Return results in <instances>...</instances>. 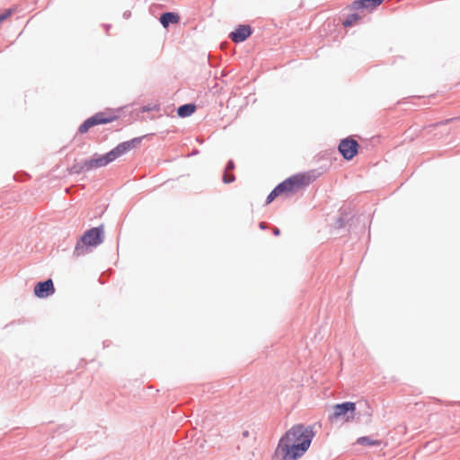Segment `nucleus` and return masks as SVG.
Returning <instances> with one entry per match:
<instances>
[{
  "label": "nucleus",
  "instance_id": "nucleus-1",
  "mask_svg": "<svg viewBox=\"0 0 460 460\" xmlns=\"http://www.w3.org/2000/svg\"><path fill=\"white\" fill-rule=\"evenodd\" d=\"M314 437V428L296 424L280 438L274 452L277 460H298L309 449Z\"/></svg>",
  "mask_w": 460,
  "mask_h": 460
},
{
  "label": "nucleus",
  "instance_id": "nucleus-2",
  "mask_svg": "<svg viewBox=\"0 0 460 460\" xmlns=\"http://www.w3.org/2000/svg\"><path fill=\"white\" fill-rule=\"evenodd\" d=\"M310 183V178L305 174L293 175L281 183L277 188L281 195L290 196Z\"/></svg>",
  "mask_w": 460,
  "mask_h": 460
},
{
  "label": "nucleus",
  "instance_id": "nucleus-3",
  "mask_svg": "<svg viewBox=\"0 0 460 460\" xmlns=\"http://www.w3.org/2000/svg\"><path fill=\"white\" fill-rule=\"evenodd\" d=\"M102 242V230L100 227H93L87 230L80 241L76 243L75 252L77 256L84 253L85 246H97Z\"/></svg>",
  "mask_w": 460,
  "mask_h": 460
},
{
  "label": "nucleus",
  "instance_id": "nucleus-4",
  "mask_svg": "<svg viewBox=\"0 0 460 460\" xmlns=\"http://www.w3.org/2000/svg\"><path fill=\"white\" fill-rule=\"evenodd\" d=\"M358 147L359 145L355 139L346 137L340 142L338 149L344 159L351 160L358 154Z\"/></svg>",
  "mask_w": 460,
  "mask_h": 460
},
{
  "label": "nucleus",
  "instance_id": "nucleus-5",
  "mask_svg": "<svg viewBox=\"0 0 460 460\" xmlns=\"http://www.w3.org/2000/svg\"><path fill=\"white\" fill-rule=\"evenodd\" d=\"M355 411L356 404L351 402H346L333 406V413L332 418L337 420L340 417L349 413V415L346 418V420L349 421L354 419Z\"/></svg>",
  "mask_w": 460,
  "mask_h": 460
},
{
  "label": "nucleus",
  "instance_id": "nucleus-6",
  "mask_svg": "<svg viewBox=\"0 0 460 460\" xmlns=\"http://www.w3.org/2000/svg\"><path fill=\"white\" fill-rule=\"evenodd\" d=\"M113 120L111 117H106L103 113H96L91 118L87 119L80 127L79 132L81 134L86 133L92 127L111 122Z\"/></svg>",
  "mask_w": 460,
  "mask_h": 460
},
{
  "label": "nucleus",
  "instance_id": "nucleus-7",
  "mask_svg": "<svg viewBox=\"0 0 460 460\" xmlns=\"http://www.w3.org/2000/svg\"><path fill=\"white\" fill-rule=\"evenodd\" d=\"M114 160H116V158L114 156V154L111 150L109 153H107L104 155H102L97 158H92V159L86 161L84 163V167L87 170H91L93 168H99V167L106 166L107 164L113 162Z\"/></svg>",
  "mask_w": 460,
  "mask_h": 460
},
{
  "label": "nucleus",
  "instance_id": "nucleus-8",
  "mask_svg": "<svg viewBox=\"0 0 460 460\" xmlns=\"http://www.w3.org/2000/svg\"><path fill=\"white\" fill-rule=\"evenodd\" d=\"M142 138L143 137H135L118 145L115 148L111 150L114 154L115 158L117 159L122 155L126 154L127 152L136 148L138 145H140Z\"/></svg>",
  "mask_w": 460,
  "mask_h": 460
},
{
  "label": "nucleus",
  "instance_id": "nucleus-9",
  "mask_svg": "<svg viewBox=\"0 0 460 460\" xmlns=\"http://www.w3.org/2000/svg\"><path fill=\"white\" fill-rule=\"evenodd\" d=\"M55 292V288L51 279L39 282L34 287V294L40 298L47 297Z\"/></svg>",
  "mask_w": 460,
  "mask_h": 460
},
{
  "label": "nucleus",
  "instance_id": "nucleus-10",
  "mask_svg": "<svg viewBox=\"0 0 460 460\" xmlns=\"http://www.w3.org/2000/svg\"><path fill=\"white\" fill-rule=\"evenodd\" d=\"M251 34L252 29L249 25H239L229 37L234 42L238 43L245 40Z\"/></svg>",
  "mask_w": 460,
  "mask_h": 460
},
{
  "label": "nucleus",
  "instance_id": "nucleus-11",
  "mask_svg": "<svg viewBox=\"0 0 460 460\" xmlns=\"http://www.w3.org/2000/svg\"><path fill=\"white\" fill-rule=\"evenodd\" d=\"M384 0H357L353 2L352 7L354 9H361V8H375L380 5Z\"/></svg>",
  "mask_w": 460,
  "mask_h": 460
},
{
  "label": "nucleus",
  "instance_id": "nucleus-12",
  "mask_svg": "<svg viewBox=\"0 0 460 460\" xmlns=\"http://www.w3.org/2000/svg\"><path fill=\"white\" fill-rule=\"evenodd\" d=\"M180 17L174 13H164L160 17V22L164 28L168 27L171 23H178Z\"/></svg>",
  "mask_w": 460,
  "mask_h": 460
},
{
  "label": "nucleus",
  "instance_id": "nucleus-13",
  "mask_svg": "<svg viewBox=\"0 0 460 460\" xmlns=\"http://www.w3.org/2000/svg\"><path fill=\"white\" fill-rule=\"evenodd\" d=\"M196 111L194 104H185L178 108L177 113L180 117L190 116Z\"/></svg>",
  "mask_w": 460,
  "mask_h": 460
},
{
  "label": "nucleus",
  "instance_id": "nucleus-14",
  "mask_svg": "<svg viewBox=\"0 0 460 460\" xmlns=\"http://www.w3.org/2000/svg\"><path fill=\"white\" fill-rule=\"evenodd\" d=\"M357 443L361 446H379L380 442L378 440H374L369 437H360L358 438Z\"/></svg>",
  "mask_w": 460,
  "mask_h": 460
},
{
  "label": "nucleus",
  "instance_id": "nucleus-15",
  "mask_svg": "<svg viewBox=\"0 0 460 460\" xmlns=\"http://www.w3.org/2000/svg\"><path fill=\"white\" fill-rule=\"evenodd\" d=\"M360 19L359 15L353 13L349 15L343 22L342 24L344 27H349L357 23V22Z\"/></svg>",
  "mask_w": 460,
  "mask_h": 460
},
{
  "label": "nucleus",
  "instance_id": "nucleus-16",
  "mask_svg": "<svg viewBox=\"0 0 460 460\" xmlns=\"http://www.w3.org/2000/svg\"><path fill=\"white\" fill-rule=\"evenodd\" d=\"M279 196H281V194H280V192L279 191V189L276 186L275 189L267 197V203L268 204L270 203L271 201H273Z\"/></svg>",
  "mask_w": 460,
  "mask_h": 460
},
{
  "label": "nucleus",
  "instance_id": "nucleus-17",
  "mask_svg": "<svg viewBox=\"0 0 460 460\" xmlns=\"http://www.w3.org/2000/svg\"><path fill=\"white\" fill-rule=\"evenodd\" d=\"M234 175L231 173L229 171L225 170V173L223 175V181L225 183H231L234 181Z\"/></svg>",
  "mask_w": 460,
  "mask_h": 460
},
{
  "label": "nucleus",
  "instance_id": "nucleus-18",
  "mask_svg": "<svg viewBox=\"0 0 460 460\" xmlns=\"http://www.w3.org/2000/svg\"><path fill=\"white\" fill-rule=\"evenodd\" d=\"M13 13V9H7L4 10L3 13H0V23H2L4 21H5L7 18H9Z\"/></svg>",
  "mask_w": 460,
  "mask_h": 460
},
{
  "label": "nucleus",
  "instance_id": "nucleus-19",
  "mask_svg": "<svg viewBox=\"0 0 460 460\" xmlns=\"http://www.w3.org/2000/svg\"><path fill=\"white\" fill-rule=\"evenodd\" d=\"M234 168V162L233 161H229L226 167V170L227 171H232L233 169Z\"/></svg>",
  "mask_w": 460,
  "mask_h": 460
},
{
  "label": "nucleus",
  "instance_id": "nucleus-20",
  "mask_svg": "<svg viewBox=\"0 0 460 460\" xmlns=\"http://www.w3.org/2000/svg\"><path fill=\"white\" fill-rule=\"evenodd\" d=\"M274 234H279V230L278 228H276V229L274 230Z\"/></svg>",
  "mask_w": 460,
  "mask_h": 460
},
{
  "label": "nucleus",
  "instance_id": "nucleus-21",
  "mask_svg": "<svg viewBox=\"0 0 460 460\" xmlns=\"http://www.w3.org/2000/svg\"><path fill=\"white\" fill-rule=\"evenodd\" d=\"M243 437H248L249 432H248V431H244V432L243 433Z\"/></svg>",
  "mask_w": 460,
  "mask_h": 460
}]
</instances>
